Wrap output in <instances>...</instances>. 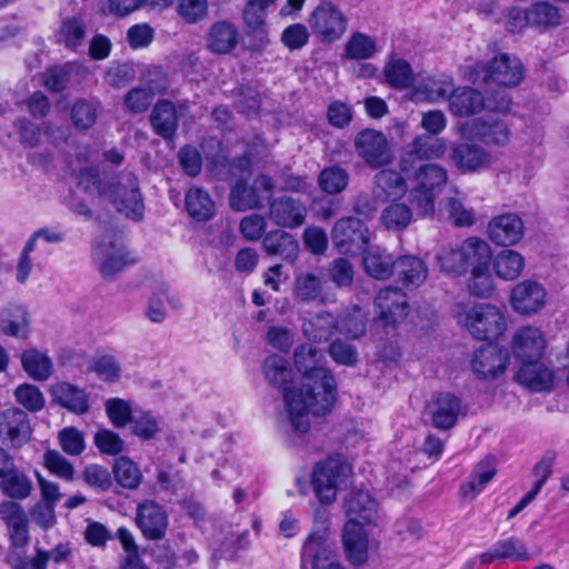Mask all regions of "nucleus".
I'll return each instance as SVG.
<instances>
[{"instance_id": "1", "label": "nucleus", "mask_w": 569, "mask_h": 569, "mask_svg": "<svg viewBox=\"0 0 569 569\" xmlns=\"http://www.w3.org/2000/svg\"><path fill=\"white\" fill-rule=\"evenodd\" d=\"M295 365L303 382L298 392H287L284 402L295 430L306 433L310 428L308 415L325 416L336 401V380L316 347L301 345L295 350Z\"/></svg>"}, {"instance_id": "2", "label": "nucleus", "mask_w": 569, "mask_h": 569, "mask_svg": "<svg viewBox=\"0 0 569 569\" xmlns=\"http://www.w3.org/2000/svg\"><path fill=\"white\" fill-rule=\"evenodd\" d=\"M101 197L107 198L127 218L134 221L143 218L144 202L134 173L122 172L111 178L107 187L101 190Z\"/></svg>"}, {"instance_id": "3", "label": "nucleus", "mask_w": 569, "mask_h": 569, "mask_svg": "<svg viewBox=\"0 0 569 569\" xmlns=\"http://www.w3.org/2000/svg\"><path fill=\"white\" fill-rule=\"evenodd\" d=\"M523 78V66L513 54L501 53L489 63L476 61L469 67V79L473 82H493L502 87H515Z\"/></svg>"}, {"instance_id": "4", "label": "nucleus", "mask_w": 569, "mask_h": 569, "mask_svg": "<svg viewBox=\"0 0 569 569\" xmlns=\"http://www.w3.org/2000/svg\"><path fill=\"white\" fill-rule=\"evenodd\" d=\"M375 323L388 336L408 316L409 303L406 293L397 287L380 289L375 298Z\"/></svg>"}, {"instance_id": "5", "label": "nucleus", "mask_w": 569, "mask_h": 569, "mask_svg": "<svg viewBox=\"0 0 569 569\" xmlns=\"http://www.w3.org/2000/svg\"><path fill=\"white\" fill-rule=\"evenodd\" d=\"M308 23L320 42L332 43L346 33L348 18L335 3L322 1L310 13Z\"/></svg>"}, {"instance_id": "6", "label": "nucleus", "mask_w": 569, "mask_h": 569, "mask_svg": "<svg viewBox=\"0 0 569 569\" xmlns=\"http://www.w3.org/2000/svg\"><path fill=\"white\" fill-rule=\"evenodd\" d=\"M349 471V466L339 459L329 458L316 465L312 487L321 503L329 505L336 500L337 487L348 477Z\"/></svg>"}, {"instance_id": "7", "label": "nucleus", "mask_w": 569, "mask_h": 569, "mask_svg": "<svg viewBox=\"0 0 569 569\" xmlns=\"http://www.w3.org/2000/svg\"><path fill=\"white\" fill-rule=\"evenodd\" d=\"M466 326L476 339L491 340L503 333L507 323L502 312L497 307L480 303L467 313Z\"/></svg>"}, {"instance_id": "8", "label": "nucleus", "mask_w": 569, "mask_h": 569, "mask_svg": "<svg viewBox=\"0 0 569 569\" xmlns=\"http://www.w3.org/2000/svg\"><path fill=\"white\" fill-rule=\"evenodd\" d=\"M331 238L340 252L357 254L366 249L370 233L365 222L359 218L345 217L335 223Z\"/></svg>"}, {"instance_id": "9", "label": "nucleus", "mask_w": 569, "mask_h": 569, "mask_svg": "<svg viewBox=\"0 0 569 569\" xmlns=\"http://www.w3.org/2000/svg\"><path fill=\"white\" fill-rule=\"evenodd\" d=\"M92 260L104 279H113L133 260L128 258V252L121 241L114 238H106L100 241L92 251Z\"/></svg>"}, {"instance_id": "10", "label": "nucleus", "mask_w": 569, "mask_h": 569, "mask_svg": "<svg viewBox=\"0 0 569 569\" xmlns=\"http://www.w3.org/2000/svg\"><path fill=\"white\" fill-rule=\"evenodd\" d=\"M357 154L371 168L391 162L392 156L386 136L373 129L360 131L355 139Z\"/></svg>"}, {"instance_id": "11", "label": "nucleus", "mask_w": 569, "mask_h": 569, "mask_svg": "<svg viewBox=\"0 0 569 569\" xmlns=\"http://www.w3.org/2000/svg\"><path fill=\"white\" fill-rule=\"evenodd\" d=\"M510 357L507 348L497 343H487L473 355L471 366L473 372L481 379H495L503 373Z\"/></svg>"}, {"instance_id": "12", "label": "nucleus", "mask_w": 569, "mask_h": 569, "mask_svg": "<svg viewBox=\"0 0 569 569\" xmlns=\"http://www.w3.org/2000/svg\"><path fill=\"white\" fill-rule=\"evenodd\" d=\"M546 302L547 291L536 280L520 281L511 290L510 305L519 315H536L546 306Z\"/></svg>"}, {"instance_id": "13", "label": "nucleus", "mask_w": 569, "mask_h": 569, "mask_svg": "<svg viewBox=\"0 0 569 569\" xmlns=\"http://www.w3.org/2000/svg\"><path fill=\"white\" fill-rule=\"evenodd\" d=\"M445 152V144L441 140L428 134L416 137L408 146L399 161L400 170L409 174L417 166L423 164L422 161L439 158Z\"/></svg>"}, {"instance_id": "14", "label": "nucleus", "mask_w": 569, "mask_h": 569, "mask_svg": "<svg viewBox=\"0 0 569 569\" xmlns=\"http://www.w3.org/2000/svg\"><path fill=\"white\" fill-rule=\"evenodd\" d=\"M136 523L146 539L161 540L168 529V513L153 500H144L137 507Z\"/></svg>"}, {"instance_id": "15", "label": "nucleus", "mask_w": 569, "mask_h": 569, "mask_svg": "<svg viewBox=\"0 0 569 569\" xmlns=\"http://www.w3.org/2000/svg\"><path fill=\"white\" fill-rule=\"evenodd\" d=\"M178 109L186 110L187 102L183 101L177 107L168 99H160L150 112L149 120L154 133L166 141L173 140L177 134L179 128Z\"/></svg>"}, {"instance_id": "16", "label": "nucleus", "mask_w": 569, "mask_h": 569, "mask_svg": "<svg viewBox=\"0 0 569 569\" xmlns=\"http://www.w3.org/2000/svg\"><path fill=\"white\" fill-rule=\"evenodd\" d=\"M511 349L515 358L520 363L542 359L546 349L545 336L542 331L536 327H522L513 335Z\"/></svg>"}, {"instance_id": "17", "label": "nucleus", "mask_w": 569, "mask_h": 569, "mask_svg": "<svg viewBox=\"0 0 569 569\" xmlns=\"http://www.w3.org/2000/svg\"><path fill=\"white\" fill-rule=\"evenodd\" d=\"M0 517L8 528L11 547L24 548L29 543L30 536L28 518L23 508L16 501H2Z\"/></svg>"}, {"instance_id": "18", "label": "nucleus", "mask_w": 569, "mask_h": 569, "mask_svg": "<svg viewBox=\"0 0 569 569\" xmlns=\"http://www.w3.org/2000/svg\"><path fill=\"white\" fill-rule=\"evenodd\" d=\"M306 216L307 208L299 199L282 196L270 202L269 218L279 227L297 228L305 222Z\"/></svg>"}, {"instance_id": "19", "label": "nucleus", "mask_w": 569, "mask_h": 569, "mask_svg": "<svg viewBox=\"0 0 569 569\" xmlns=\"http://www.w3.org/2000/svg\"><path fill=\"white\" fill-rule=\"evenodd\" d=\"M450 159L462 173H473L489 167L490 153L476 143L461 142L451 148Z\"/></svg>"}, {"instance_id": "20", "label": "nucleus", "mask_w": 569, "mask_h": 569, "mask_svg": "<svg viewBox=\"0 0 569 569\" xmlns=\"http://www.w3.org/2000/svg\"><path fill=\"white\" fill-rule=\"evenodd\" d=\"M1 429L13 449L23 447L31 439L28 413L20 408H9L1 412Z\"/></svg>"}, {"instance_id": "21", "label": "nucleus", "mask_w": 569, "mask_h": 569, "mask_svg": "<svg viewBox=\"0 0 569 569\" xmlns=\"http://www.w3.org/2000/svg\"><path fill=\"white\" fill-rule=\"evenodd\" d=\"M52 402L69 412L81 416L89 411V395L87 391L70 382H57L49 389Z\"/></svg>"}, {"instance_id": "22", "label": "nucleus", "mask_w": 569, "mask_h": 569, "mask_svg": "<svg viewBox=\"0 0 569 569\" xmlns=\"http://www.w3.org/2000/svg\"><path fill=\"white\" fill-rule=\"evenodd\" d=\"M365 526L347 521L342 532L345 555L350 565L360 567L368 561V535Z\"/></svg>"}, {"instance_id": "23", "label": "nucleus", "mask_w": 569, "mask_h": 569, "mask_svg": "<svg viewBox=\"0 0 569 569\" xmlns=\"http://www.w3.org/2000/svg\"><path fill=\"white\" fill-rule=\"evenodd\" d=\"M432 423L436 428L448 430L452 428L461 412V401L449 392H440L433 396L428 406Z\"/></svg>"}, {"instance_id": "24", "label": "nucleus", "mask_w": 569, "mask_h": 569, "mask_svg": "<svg viewBox=\"0 0 569 569\" xmlns=\"http://www.w3.org/2000/svg\"><path fill=\"white\" fill-rule=\"evenodd\" d=\"M523 222L516 213H503L493 218L488 224V233L498 246H513L523 236Z\"/></svg>"}, {"instance_id": "25", "label": "nucleus", "mask_w": 569, "mask_h": 569, "mask_svg": "<svg viewBox=\"0 0 569 569\" xmlns=\"http://www.w3.org/2000/svg\"><path fill=\"white\" fill-rule=\"evenodd\" d=\"M469 133L487 146L503 147L510 140L508 124L500 119H472L467 123Z\"/></svg>"}, {"instance_id": "26", "label": "nucleus", "mask_w": 569, "mask_h": 569, "mask_svg": "<svg viewBox=\"0 0 569 569\" xmlns=\"http://www.w3.org/2000/svg\"><path fill=\"white\" fill-rule=\"evenodd\" d=\"M276 0H247L242 11L248 34L254 37L260 44L269 42L266 27L267 10Z\"/></svg>"}, {"instance_id": "27", "label": "nucleus", "mask_w": 569, "mask_h": 569, "mask_svg": "<svg viewBox=\"0 0 569 569\" xmlns=\"http://www.w3.org/2000/svg\"><path fill=\"white\" fill-rule=\"evenodd\" d=\"M516 379L531 391L539 392L551 388L553 372L541 362V359H535L520 363Z\"/></svg>"}, {"instance_id": "28", "label": "nucleus", "mask_w": 569, "mask_h": 569, "mask_svg": "<svg viewBox=\"0 0 569 569\" xmlns=\"http://www.w3.org/2000/svg\"><path fill=\"white\" fill-rule=\"evenodd\" d=\"M346 515L348 521L361 523L362 526L371 523L377 516V502L368 491L353 490L345 501Z\"/></svg>"}, {"instance_id": "29", "label": "nucleus", "mask_w": 569, "mask_h": 569, "mask_svg": "<svg viewBox=\"0 0 569 569\" xmlns=\"http://www.w3.org/2000/svg\"><path fill=\"white\" fill-rule=\"evenodd\" d=\"M393 276L403 287H420L428 277L425 261L416 256L406 254L396 259Z\"/></svg>"}, {"instance_id": "30", "label": "nucleus", "mask_w": 569, "mask_h": 569, "mask_svg": "<svg viewBox=\"0 0 569 569\" xmlns=\"http://www.w3.org/2000/svg\"><path fill=\"white\" fill-rule=\"evenodd\" d=\"M483 107L482 93L470 87L458 88L449 96V109L455 116L469 117L480 112Z\"/></svg>"}, {"instance_id": "31", "label": "nucleus", "mask_w": 569, "mask_h": 569, "mask_svg": "<svg viewBox=\"0 0 569 569\" xmlns=\"http://www.w3.org/2000/svg\"><path fill=\"white\" fill-rule=\"evenodd\" d=\"M407 192V182L395 170L382 169L373 177V194L381 201L401 198Z\"/></svg>"}, {"instance_id": "32", "label": "nucleus", "mask_w": 569, "mask_h": 569, "mask_svg": "<svg viewBox=\"0 0 569 569\" xmlns=\"http://www.w3.org/2000/svg\"><path fill=\"white\" fill-rule=\"evenodd\" d=\"M293 298L302 303H323V281L317 273L305 271L296 274L293 283Z\"/></svg>"}, {"instance_id": "33", "label": "nucleus", "mask_w": 569, "mask_h": 569, "mask_svg": "<svg viewBox=\"0 0 569 569\" xmlns=\"http://www.w3.org/2000/svg\"><path fill=\"white\" fill-rule=\"evenodd\" d=\"M362 263L366 272L378 280H385L393 276L396 258L387 250L371 247L363 250Z\"/></svg>"}, {"instance_id": "34", "label": "nucleus", "mask_w": 569, "mask_h": 569, "mask_svg": "<svg viewBox=\"0 0 569 569\" xmlns=\"http://www.w3.org/2000/svg\"><path fill=\"white\" fill-rule=\"evenodd\" d=\"M238 29L229 21H218L209 30L207 47L214 53L226 54L238 44Z\"/></svg>"}, {"instance_id": "35", "label": "nucleus", "mask_w": 569, "mask_h": 569, "mask_svg": "<svg viewBox=\"0 0 569 569\" xmlns=\"http://www.w3.org/2000/svg\"><path fill=\"white\" fill-rule=\"evenodd\" d=\"M262 371L266 380L272 387L282 389L287 392H298V390H289L288 385L292 381V369L288 360L279 355H271L263 360Z\"/></svg>"}, {"instance_id": "36", "label": "nucleus", "mask_w": 569, "mask_h": 569, "mask_svg": "<svg viewBox=\"0 0 569 569\" xmlns=\"http://www.w3.org/2000/svg\"><path fill=\"white\" fill-rule=\"evenodd\" d=\"M263 247L268 254L279 256L283 260L293 262L299 256V243L292 234L274 230L268 232L263 238Z\"/></svg>"}, {"instance_id": "37", "label": "nucleus", "mask_w": 569, "mask_h": 569, "mask_svg": "<svg viewBox=\"0 0 569 569\" xmlns=\"http://www.w3.org/2000/svg\"><path fill=\"white\" fill-rule=\"evenodd\" d=\"M1 332L9 337L26 338L29 331L28 312L23 306L9 303L1 310Z\"/></svg>"}, {"instance_id": "38", "label": "nucleus", "mask_w": 569, "mask_h": 569, "mask_svg": "<svg viewBox=\"0 0 569 569\" xmlns=\"http://www.w3.org/2000/svg\"><path fill=\"white\" fill-rule=\"evenodd\" d=\"M407 177L416 182L415 187L432 191L437 194L447 182V171L436 163L419 164Z\"/></svg>"}, {"instance_id": "39", "label": "nucleus", "mask_w": 569, "mask_h": 569, "mask_svg": "<svg viewBox=\"0 0 569 569\" xmlns=\"http://www.w3.org/2000/svg\"><path fill=\"white\" fill-rule=\"evenodd\" d=\"M466 272L489 268L491 251L488 243L479 238L470 237L461 243Z\"/></svg>"}, {"instance_id": "40", "label": "nucleus", "mask_w": 569, "mask_h": 569, "mask_svg": "<svg viewBox=\"0 0 569 569\" xmlns=\"http://www.w3.org/2000/svg\"><path fill=\"white\" fill-rule=\"evenodd\" d=\"M338 331V318L330 312H318L302 323L305 337L313 342L327 341Z\"/></svg>"}, {"instance_id": "41", "label": "nucleus", "mask_w": 569, "mask_h": 569, "mask_svg": "<svg viewBox=\"0 0 569 569\" xmlns=\"http://www.w3.org/2000/svg\"><path fill=\"white\" fill-rule=\"evenodd\" d=\"M1 492L13 500L27 499L33 489L32 480L23 471L16 468V465L0 476Z\"/></svg>"}, {"instance_id": "42", "label": "nucleus", "mask_w": 569, "mask_h": 569, "mask_svg": "<svg viewBox=\"0 0 569 569\" xmlns=\"http://www.w3.org/2000/svg\"><path fill=\"white\" fill-rule=\"evenodd\" d=\"M168 82L162 79L159 83L150 81V88L134 87L124 96L123 104L132 113H142L150 107L156 93L163 94Z\"/></svg>"}, {"instance_id": "43", "label": "nucleus", "mask_w": 569, "mask_h": 569, "mask_svg": "<svg viewBox=\"0 0 569 569\" xmlns=\"http://www.w3.org/2000/svg\"><path fill=\"white\" fill-rule=\"evenodd\" d=\"M301 569H347L338 561L329 547H315L309 543L301 550Z\"/></svg>"}, {"instance_id": "44", "label": "nucleus", "mask_w": 569, "mask_h": 569, "mask_svg": "<svg viewBox=\"0 0 569 569\" xmlns=\"http://www.w3.org/2000/svg\"><path fill=\"white\" fill-rule=\"evenodd\" d=\"M184 206L189 216L198 221H208L214 214V202L202 188H190L184 197Z\"/></svg>"}, {"instance_id": "45", "label": "nucleus", "mask_w": 569, "mask_h": 569, "mask_svg": "<svg viewBox=\"0 0 569 569\" xmlns=\"http://www.w3.org/2000/svg\"><path fill=\"white\" fill-rule=\"evenodd\" d=\"M21 366L36 381H46L52 375L51 359L37 349H28L21 353Z\"/></svg>"}, {"instance_id": "46", "label": "nucleus", "mask_w": 569, "mask_h": 569, "mask_svg": "<svg viewBox=\"0 0 569 569\" xmlns=\"http://www.w3.org/2000/svg\"><path fill=\"white\" fill-rule=\"evenodd\" d=\"M380 220L386 229L402 231L413 220V211L409 204L393 201L382 210Z\"/></svg>"}, {"instance_id": "47", "label": "nucleus", "mask_w": 569, "mask_h": 569, "mask_svg": "<svg viewBox=\"0 0 569 569\" xmlns=\"http://www.w3.org/2000/svg\"><path fill=\"white\" fill-rule=\"evenodd\" d=\"M497 470L490 460H483L479 462L467 483L460 487V492L463 497H470L473 499L480 493L486 485L492 480L496 476Z\"/></svg>"}, {"instance_id": "48", "label": "nucleus", "mask_w": 569, "mask_h": 569, "mask_svg": "<svg viewBox=\"0 0 569 569\" xmlns=\"http://www.w3.org/2000/svg\"><path fill=\"white\" fill-rule=\"evenodd\" d=\"M525 267L523 257L515 250H502L493 260L496 274L503 280H513Z\"/></svg>"}, {"instance_id": "49", "label": "nucleus", "mask_w": 569, "mask_h": 569, "mask_svg": "<svg viewBox=\"0 0 569 569\" xmlns=\"http://www.w3.org/2000/svg\"><path fill=\"white\" fill-rule=\"evenodd\" d=\"M229 203L236 211H246L259 208L261 206V198L253 184L249 186L243 180H238L231 188Z\"/></svg>"}, {"instance_id": "50", "label": "nucleus", "mask_w": 569, "mask_h": 569, "mask_svg": "<svg viewBox=\"0 0 569 569\" xmlns=\"http://www.w3.org/2000/svg\"><path fill=\"white\" fill-rule=\"evenodd\" d=\"M386 82L396 89H407L413 82V72L403 59H391L383 69Z\"/></svg>"}, {"instance_id": "51", "label": "nucleus", "mask_w": 569, "mask_h": 569, "mask_svg": "<svg viewBox=\"0 0 569 569\" xmlns=\"http://www.w3.org/2000/svg\"><path fill=\"white\" fill-rule=\"evenodd\" d=\"M320 189L328 194L341 193L349 183V174L340 166L323 168L318 177Z\"/></svg>"}, {"instance_id": "52", "label": "nucleus", "mask_w": 569, "mask_h": 569, "mask_svg": "<svg viewBox=\"0 0 569 569\" xmlns=\"http://www.w3.org/2000/svg\"><path fill=\"white\" fill-rule=\"evenodd\" d=\"M86 32L87 27L81 19L68 18L62 21L57 39L66 48L76 49L83 43Z\"/></svg>"}, {"instance_id": "53", "label": "nucleus", "mask_w": 569, "mask_h": 569, "mask_svg": "<svg viewBox=\"0 0 569 569\" xmlns=\"http://www.w3.org/2000/svg\"><path fill=\"white\" fill-rule=\"evenodd\" d=\"M113 475L121 487L130 490L137 489L142 479L138 466L127 457H120L114 461Z\"/></svg>"}, {"instance_id": "54", "label": "nucleus", "mask_w": 569, "mask_h": 569, "mask_svg": "<svg viewBox=\"0 0 569 569\" xmlns=\"http://www.w3.org/2000/svg\"><path fill=\"white\" fill-rule=\"evenodd\" d=\"M375 40L362 32H355L345 47V54L351 60H366L376 53Z\"/></svg>"}, {"instance_id": "55", "label": "nucleus", "mask_w": 569, "mask_h": 569, "mask_svg": "<svg viewBox=\"0 0 569 569\" xmlns=\"http://www.w3.org/2000/svg\"><path fill=\"white\" fill-rule=\"evenodd\" d=\"M366 317L362 310L355 307L346 310L338 318V331L351 339H357L366 332Z\"/></svg>"}, {"instance_id": "56", "label": "nucleus", "mask_w": 569, "mask_h": 569, "mask_svg": "<svg viewBox=\"0 0 569 569\" xmlns=\"http://www.w3.org/2000/svg\"><path fill=\"white\" fill-rule=\"evenodd\" d=\"M529 23L539 28H550L560 24L561 16L557 7L549 2H536L529 9Z\"/></svg>"}, {"instance_id": "57", "label": "nucleus", "mask_w": 569, "mask_h": 569, "mask_svg": "<svg viewBox=\"0 0 569 569\" xmlns=\"http://www.w3.org/2000/svg\"><path fill=\"white\" fill-rule=\"evenodd\" d=\"M452 87L453 82L449 77L429 78L417 86L416 94L422 96L429 101H438L447 98L452 92Z\"/></svg>"}, {"instance_id": "58", "label": "nucleus", "mask_w": 569, "mask_h": 569, "mask_svg": "<svg viewBox=\"0 0 569 569\" xmlns=\"http://www.w3.org/2000/svg\"><path fill=\"white\" fill-rule=\"evenodd\" d=\"M329 511L325 507H318L313 511L315 528L308 536L302 547L311 543L315 547H328L326 543L329 531Z\"/></svg>"}, {"instance_id": "59", "label": "nucleus", "mask_w": 569, "mask_h": 569, "mask_svg": "<svg viewBox=\"0 0 569 569\" xmlns=\"http://www.w3.org/2000/svg\"><path fill=\"white\" fill-rule=\"evenodd\" d=\"M14 396L16 400L30 412H38L44 408L43 393L37 386L22 383L17 387Z\"/></svg>"}, {"instance_id": "60", "label": "nucleus", "mask_w": 569, "mask_h": 569, "mask_svg": "<svg viewBox=\"0 0 569 569\" xmlns=\"http://www.w3.org/2000/svg\"><path fill=\"white\" fill-rule=\"evenodd\" d=\"M106 412L116 428H123L133 418L131 406L120 398H111L106 401Z\"/></svg>"}, {"instance_id": "61", "label": "nucleus", "mask_w": 569, "mask_h": 569, "mask_svg": "<svg viewBox=\"0 0 569 569\" xmlns=\"http://www.w3.org/2000/svg\"><path fill=\"white\" fill-rule=\"evenodd\" d=\"M440 270L453 276L466 273L461 246L446 248L437 256Z\"/></svg>"}, {"instance_id": "62", "label": "nucleus", "mask_w": 569, "mask_h": 569, "mask_svg": "<svg viewBox=\"0 0 569 569\" xmlns=\"http://www.w3.org/2000/svg\"><path fill=\"white\" fill-rule=\"evenodd\" d=\"M71 120L78 129L91 128L97 120V106L87 100H78L71 109Z\"/></svg>"}, {"instance_id": "63", "label": "nucleus", "mask_w": 569, "mask_h": 569, "mask_svg": "<svg viewBox=\"0 0 569 569\" xmlns=\"http://www.w3.org/2000/svg\"><path fill=\"white\" fill-rule=\"evenodd\" d=\"M499 559H510L512 561H525L529 558L526 545L516 537L499 540L493 543Z\"/></svg>"}, {"instance_id": "64", "label": "nucleus", "mask_w": 569, "mask_h": 569, "mask_svg": "<svg viewBox=\"0 0 569 569\" xmlns=\"http://www.w3.org/2000/svg\"><path fill=\"white\" fill-rule=\"evenodd\" d=\"M331 359L341 366L353 367L358 362V352L355 346L341 339L333 340L328 349Z\"/></svg>"}]
</instances>
